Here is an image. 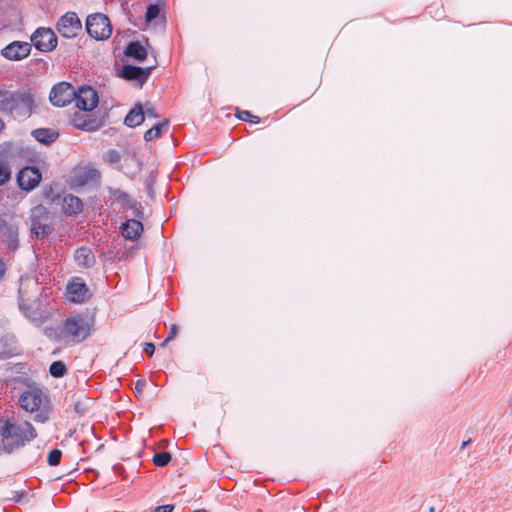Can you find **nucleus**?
<instances>
[{
  "label": "nucleus",
  "mask_w": 512,
  "mask_h": 512,
  "mask_svg": "<svg viewBox=\"0 0 512 512\" xmlns=\"http://www.w3.org/2000/svg\"><path fill=\"white\" fill-rule=\"evenodd\" d=\"M34 99L28 91L0 89V112L26 117L32 113Z\"/></svg>",
  "instance_id": "f257e3e1"
},
{
  "label": "nucleus",
  "mask_w": 512,
  "mask_h": 512,
  "mask_svg": "<svg viewBox=\"0 0 512 512\" xmlns=\"http://www.w3.org/2000/svg\"><path fill=\"white\" fill-rule=\"evenodd\" d=\"M0 436L6 439L11 449L23 446L36 438L37 433L29 422L16 423L14 418H0Z\"/></svg>",
  "instance_id": "f03ea898"
},
{
  "label": "nucleus",
  "mask_w": 512,
  "mask_h": 512,
  "mask_svg": "<svg viewBox=\"0 0 512 512\" xmlns=\"http://www.w3.org/2000/svg\"><path fill=\"white\" fill-rule=\"evenodd\" d=\"M91 322L81 315L67 318L61 327L58 340L62 342H80L86 339L91 331Z\"/></svg>",
  "instance_id": "7ed1b4c3"
},
{
  "label": "nucleus",
  "mask_w": 512,
  "mask_h": 512,
  "mask_svg": "<svg viewBox=\"0 0 512 512\" xmlns=\"http://www.w3.org/2000/svg\"><path fill=\"white\" fill-rule=\"evenodd\" d=\"M31 232L37 238H45L52 233L53 226L48 210L38 205L31 210Z\"/></svg>",
  "instance_id": "20e7f679"
},
{
  "label": "nucleus",
  "mask_w": 512,
  "mask_h": 512,
  "mask_svg": "<svg viewBox=\"0 0 512 512\" xmlns=\"http://www.w3.org/2000/svg\"><path fill=\"white\" fill-rule=\"evenodd\" d=\"M86 30L96 40L107 39L112 33L110 20L102 13H95L87 17Z\"/></svg>",
  "instance_id": "39448f33"
},
{
  "label": "nucleus",
  "mask_w": 512,
  "mask_h": 512,
  "mask_svg": "<svg viewBox=\"0 0 512 512\" xmlns=\"http://www.w3.org/2000/svg\"><path fill=\"white\" fill-rule=\"evenodd\" d=\"M26 316L36 325L43 324L52 314L49 303L34 300L27 306H23Z\"/></svg>",
  "instance_id": "423d86ee"
},
{
  "label": "nucleus",
  "mask_w": 512,
  "mask_h": 512,
  "mask_svg": "<svg viewBox=\"0 0 512 512\" xmlns=\"http://www.w3.org/2000/svg\"><path fill=\"white\" fill-rule=\"evenodd\" d=\"M31 41L35 48L43 51H52L57 45V37L50 28H38L31 36Z\"/></svg>",
  "instance_id": "0eeeda50"
},
{
  "label": "nucleus",
  "mask_w": 512,
  "mask_h": 512,
  "mask_svg": "<svg viewBox=\"0 0 512 512\" xmlns=\"http://www.w3.org/2000/svg\"><path fill=\"white\" fill-rule=\"evenodd\" d=\"M76 96V91L72 85L66 82H61L52 88L50 93V101L53 105L64 107L71 103Z\"/></svg>",
  "instance_id": "6e6552de"
},
{
  "label": "nucleus",
  "mask_w": 512,
  "mask_h": 512,
  "mask_svg": "<svg viewBox=\"0 0 512 512\" xmlns=\"http://www.w3.org/2000/svg\"><path fill=\"white\" fill-rule=\"evenodd\" d=\"M81 29V22L73 12L66 13L60 18L57 24L58 32L65 38H73L77 36Z\"/></svg>",
  "instance_id": "1a4fd4ad"
},
{
  "label": "nucleus",
  "mask_w": 512,
  "mask_h": 512,
  "mask_svg": "<svg viewBox=\"0 0 512 512\" xmlns=\"http://www.w3.org/2000/svg\"><path fill=\"white\" fill-rule=\"evenodd\" d=\"M67 297L72 302L82 303L90 299L91 293L84 280L75 277L67 285Z\"/></svg>",
  "instance_id": "9d476101"
},
{
  "label": "nucleus",
  "mask_w": 512,
  "mask_h": 512,
  "mask_svg": "<svg viewBox=\"0 0 512 512\" xmlns=\"http://www.w3.org/2000/svg\"><path fill=\"white\" fill-rule=\"evenodd\" d=\"M44 399H45V396L41 390L30 389V390L24 391L21 394V396L19 398V405L25 411L32 413V412L39 410V408L43 404Z\"/></svg>",
  "instance_id": "9b49d317"
},
{
  "label": "nucleus",
  "mask_w": 512,
  "mask_h": 512,
  "mask_svg": "<svg viewBox=\"0 0 512 512\" xmlns=\"http://www.w3.org/2000/svg\"><path fill=\"white\" fill-rule=\"evenodd\" d=\"M76 107L83 112H91L98 104V95L91 87L79 89L74 97Z\"/></svg>",
  "instance_id": "f8f14e48"
},
{
  "label": "nucleus",
  "mask_w": 512,
  "mask_h": 512,
  "mask_svg": "<svg viewBox=\"0 0 512 512\" xmlns=\"http://www.w3.org/2000/svg\"><path fill=\"white\" fill-rule=\"evenodd\" d=\"M41 173L34 167L23 168L17 176V182L21 189L31 191L39 185Z\"/></svg>",
  "instance_id": "ddd939ff"
},
{
  "label": "nucleus",
  "mask_w": 512,
  "mask_h": 512,
  "mask_svg": "<svg viewBox=\"0 0 512 512\" xmlns=\"http://www.w3.org/2000/svg\"><path fill=\"white\" fill-rule=\"evenodd\" d=\"M99 178V170L91 164L79 166L74 170L73 180L77 186H84L89 183L97 182Z\"/></svg>",
  "instance_id": "4468645a"
},
{
  "label": "nucleus",
  "mask_w": 512,
  "mask_h": 512,
  "mask_svg": "<svg viewBox=\"0 0 512 512\" xmlns=\"http://www.w3.org/2000/svg\"><path fill=\"white\" fill-rule=\"evenodd\" d=\"M31 52L28 42L15 41L2 49L1 54L9 60L19 61L26 58Z\"/></svg>",
  "instance_id": "2eb2a0df"
},
{
  "label": "nucleus",
  "mask_w": 512,
  "mask_h": 512,
  "mask_svg": "<svg viewBox=\"0 0 512 512\" xmlns=\"http://www.w3.org/2000/svg\"><path fill=\"white\" fill-rule=\"evenodd\" d=\"M153 67L141 68L132 65H125L122 69V76L127 80H133L142 86L148 79Z\"/></svg>",
  "instance_id": "dca6fc26"
},
{
  "label": "nucleus",
  "mask_w": 512,
  "mask_h": 512,
  "mask_svg": "<svg viewBox=\"0 0 512 512\" xmlns=\"http://www.w3.org/2000/svg\"><path fill=\"white\" fill-rule=\"evenodd\" d=\"M52 201H61L62 211L67 215H76L83 209L82 201L71 194H67L62 198L57 196L56 198H53Z\"/></svg>",
  "instance_id": "f3484780"
},
{
  "label": "nucleus",
  "mask_w": 512,
  "mask_h": 512,
  "mask_svg": "<svg viewBox=\"0 0 512 512\" xmlns=\"http://www.w3.org/2000/svg\"><path fill=\"white\" fill-rule=\"evenodd\" d=\"M88 113L89 112H83L81 110L74 114L73 124L76 128L87 131L96 130L98 128L96 119L92 118Z\"/></svg>",
  "instance_id": "a211bd4d"
},
{
  "label": "nucleus",
  "mask_w": 512,
  "mask_h": 512,
  "mask_svg": "<svg viewBox=\"0 0 512 512\" xmlns=\"http://www.w3.org/2000/svg\"><path fill=\"white\" fill-rule=\"evenodd\" d=\"M143 231V225L140 221L130 219L122 224V235L129 240H136Z\"/></svg>",
  "instance_id": "6ab92c4d"
},
{
  "label": "nucleus",
  "mask_w": 512,
  "mask_h": 512,
  "mask_svg": "<svg viewBox=\"0 0 512 512\" xmlns=\"http://www.w3.org/2000/svg\"><path fill=\"white\" fill-rule=\"evenodd\" d=\"M74 258H75L76 264L82 268H89L95 262V257L93 255L92 251L86 247H81V248L77 249L75 252Z\"/></svg>",
  "instance_id": "aec40b11"
},
{
  "label": "nucleus",
  "mask_w": 512,
  "mask_h": 512,
  "mask_svg": "<svg viewBox=\"0 0 512 512\" xmlns=\"http://www.w3.org/2000/svg\"><path fill=\"white\" fill-rule=\"evenodd\" d=\"M144 121V109L136 105L125 117L124 123L129 127H136Z\"/></svg>",
  "instance_id": "412c9836"
},
{
  "label": "nucleus",
  "mask_w": 512,
  "mask_h": 512,
  "mask_svg": "<svg viewBox=\"0 0 512 512\" xmlns=\"http://www.w3.org/2000/svg\"><path fill=\"white\" fill-rule=\"evenodd\" d=\"M125 54L138 61H143L147 58V50L140 42H131L127 46Z\"/></svg>",
  "instance_id": "4be33fe9"
},
{
  "label": "nucleus",
  "mask_w": 512,
  "mask_h": 512,
  "mask_svg": "<svg viewBox=\"0 0 512 512\" xmlns=\"http://www.w3.org/2000/svg\"><path fill=\"white\" fill-rule=\"evenodd\" d=\"M13 338L0 336V359L9 358L16 354V348L13 346Z\"/></svg>",
  "instance_id": "5701e85b"
},
{
  "label": "nucleus",
  "mask_w": 512,
  "mask_h": 512,
  "mask_svg": "<svg viewBox=\"0 0 512 512\" xmlns=\"http://www.w3.org/2000/svg\"><path fill=\"white\" fill-rule=\"evenodd\" d=\"M32 134L37 141L45 144L53 142L58 137L56 131L48 128L36 129Z\"/></svg>",
  "instance_id": "b1692460"
},
{
  "label": "nucleus",
  "mask_w": 512,
  "mask_h": 512,
  "mask_svg": "<svg viewBox=\"0 0 512 512\" xmlns=\"http://www.w3.org/2000/svg\"><path fill=\"white\" fill-rule=\"evenodd\" d=\"M168 121L164 120L162 123H158L152 126L149 130H147L144 134V139L146 141H152L159 138L167 129Z\"/></svg>",
  "instance_id": "393cba45"
},
{
  "label": "nucleus",
  "mask_w": 512,
  "mask_h": 512,
  "mask_svg": "<svg viewBox=\"0 0 512 512\" xmlns=\"http://www.w3.org/2000/svg\"><path fill=\"white\" fill-rule=\"evenodd\" d=\"M6 242L12 250H16L18 247V231L12 226L6 224Z\"/></svg>",
  "instance_id": "a878e982"
},
{
  "label": "nucleus",
  "mask_w": 512,
  "mask_h": 512,
  "mask_svg": "<svg viewBox=\"0 0 512 512\" xmlns=\"http://www.w3.org/2000/svg\"><path fill=\"white\" fill-rule=\"evenodd\" d=\"M161 9H162L161 4H150L147 7V11H146V15H145L146 21L151 22L152 20L156 19L160 14Z\"/></svg>",
  "instance_id": "bb28decb"
},
{
  "label": "nucleus",
  "mask_w": 512,
  "mask_h": 512,
  "mask_svg": "<svg viewBox=\"0 0 512 512\" xmlns=\"http://www.w3.org/2000/svg\"><path fill=\"white\" fill-rule=\"evenodd\" d=\"M11 178V169L6 162L0 161V186L6 184Z\"/></svg>",
  "instance_id": "cd10ccee"
},
{
  "label": "nucleus",
  "mask_w": 512,
  "mask_h": 512,
  "mask_svg": "<svg viewBox=\"0 0 512 512\" xmlns=\"http://www.w3.org/2000/svg\"><path fill=\"white\" fill-rule=\"evenodd\" d=\"M66 371V366L61 361H55L50 366V373L54 377H62L65 375Z\"/></svg>",
  "instance_id": "c85d7f7f"
},
{
  "label": "nucleus",
  "mask_w": 512,
  "mask_h": 512,
  "mask_svg": "<svg viewBox=\"0 0 512 512\" xmlns=\"http://www.w3.org/2000/svg\"><path fill=\"white\" fill-rule=\"evenodd\" d=\"M237 117L242 120V121H247V122H250V123H259L260 122V118L256 115H253L250 111L248 110H238L237 111Z\"/></svg>",
  "instance_id": "c756f323"
},
{
  "label": "nucleus",
  "mask_w": 512,
  "mask_h": 512,
  "mask_svg": "<svg viewBox=\"0 0 512 512\" xmlns=\"http://www.w3.org/2000/svg\"><path fill=\"white\" fill-rule=\"evenodd\" d=\"M171 460V455L168 452L155 454L153 457V462L155 465L159 467L166 466Z\"/></svg>",
  "instance_id": "7c9ffc66"
},
{
  "label": "nucleus",
  "mask_w": 512,
  "mask_h": 512,
  "mask_svg": "<svg viewBox=\"0 0 512 512\" xmlns=\"http://www.w3.org/2000/svg\"><path fill=\"white\" fill-rule=\"evenodd\" d=\"M62 452L59 449H53L48 454V463L51 466H56L60 463Z\"/></svg>",
  "instance_id": "2f4dec72"
},
{
  "label": "nucleus",
  "mask_w": 512,
  "mask_h": 512,
  "mask_svg": "<svg viewBox=\"0 0 512 512\" xmlns=\"http://www.w3.org/2000/svg\"><path fill=\"white\" fill-rule=\"evenodd\" d=\"M179 328L176 324H172L170 327V331L168 336L165 338V340L162 342L161 346H165L169 341L175 338V336L178 334Z\"/></svg>",
  "instance_id": "473e14b6"
},
{
  "label": "nucleus",
  "mask_w": 512,
  "mask_h": 512,
  "mask_svg": "<svg viewBox=\"0 0 512 512\" xmlns=\"http://www.w3.org/2000/svg\"><path fill=\"white\" fill-rule=\"evenodd\" d=\"M145 116H147V117H156L157 114H156L155 108L152 107V106L146 105V108L144 110V117Z\"/></svg>",
  "instance_id": "72a5a7b5"
},
{
  "label": "nucleus",
  "mask_w": 512,
  "mask_h": 512,
  "mask_svg": "<svg viewBox=\"0 0 512 512\" xmlns=\"http://www.w3.org/2000/svg\"><path fill=\"white\" fill-rule=\"evenodd\" d=\"M143 350L149 355L152 356L155 350V346L152 343H144Z\"/></svg>",
  "instance_id": "f704fd0d"
},
{
  "label": "nucleus",
  "mask_w": 512,
  "mask_h": 512,
  "mask_svg": "<svg viewBox=\"0 0 512 512\" xmlns=\"http://www.w3.org/2000/svg\"><path fill=\"white\" fill-rule=\"evenodd\" d=\"M173 505H163L155 508L152 512H172Z\"/></svg>",
  "instance_id": "c9c22d12"
},
{
  "label": "nucleus",
  "mask_w": 512,
  "mask_h": 512,
  "mask_svg": "<svg viewBox=\"0 0 512 512\" xmlns=\"http://www.w3.org/2000/svg\"><path fill=\"white\" fill-rule=\"evenodd\" d=\"M48 419V416L46 414L40 413L35 416V421L44 423Z\"/></svg>",
  "instance_id": "e433bc0d"
},
{
  "label": "nucleus",
  "mask_w": 512,
  "mask_h": 512,
  "mask_svg": "<svg viewBox=\"0 0 512 512\" xmlns=\"http://www.w3.org/2000/svg\"><path fill=\"white\" fill-rule=\"evenodd\" d=\"M145 386V381H138L136 383V386H135V389L138 391V392H141L143 390Z\"/></svg>",
  "instance_id": "4c0bfd02"
},
{
  "label": "nucleus",
  "mask_w": 512,
  "mask_h": 512,
  "mask_svg": "<svg viewBox=\"0 0 512 512\" xmlns=\"http://www.w3.org/2000/svg\"><path fill=\"white\" fill-rule=\"evenodd\" d=\"M5 270H6L5 263L0 259V278L3 277Z\"/></svg>",
  "instance_id": "58836bf2"
},
{
  "label": "nucleus",
  "mask_w": 512,
  "mask_h": 512,
  "mask_svg": "<svg viewBox=\"0 0 512 512\" xmlns=\"http://www.w3.org/2000/svg\"><path fill=\"white\" fill-rule=\"evenodd\" d=\"M110 161H117L118 160V154L116 152H110Z\"/></svg>",
  "instance_id": "ea45409f"
},
{
  "label": "nucleus",
  "mask_w": 512,
  "mask_h": 512,
  "mask_svg": "<svg viewBox=\"0 0 512 512\" xmlns=\"http://www.w3.org/2000/svg\"><path fill=\"white\" fill-rule=\"evenodd\" d=\"M3 227H6V221L0 216V229H3Z\"/></svg>",
  "instance_id": "a19ab883"
},
{
  "label": "nucleus",
  "mask_w": 512,
  "mask_h": 512,
  "mask_svg": "<svg viewBox=\"0 0 512 512\" xmlns=\"http://www.w3.org/2000/svg\"><path fill=\"white\" fill-rule=\"evenodd\" d=\"M194 512H209V510L201 508V509H194Z\"/></svg>",
  "instance_id": "79ce46f5"
},
{
  "label": "nucleus",
  "mask_w": 512,
  "mask_h": 512,
  "mask_svg": "<svg viewBox=\"0 0 512 512\" xmlns=\"http://www.w3.org/2000/svg\"><path fill=\"white\" fill-rule=\"evenodd\" d=\"M469 442H470V440H468V441H464V442L462 443V447L467 446Z\"/></svg>",
  "instance_id": "37998d69"
},
{
  "label": "nucleus",
  "mask_w": 512,
  "mask_h": 512,
  "mask_svg": "<svg viewBox=\"0 0 512 512\" xmlns=\"http://www.w3.org/2000/svg\"><path fill=\"white\" fill-rule=\"evenodd\" d=\"M4 127V123L2 122V120L0 119V131L3 129Z\"/></svg>",
  "instance_id": "c03bdc74"
},
{
  "label": "nucleus",
  "mask_w": 512,
  "mask_h": 512,
  "mask_svg": "<svg viewBox=\"0 0 512 512\" xmlns=\"http://www.w3.org/2000/svg\"><path fill=\"white\" fill-rule=\"evenodd\" d=\"M429 512H435V507L431 506V507L429 508Z\"/></svg>",
  "instance_id": "a18cd8bd"
}]
</instances>
